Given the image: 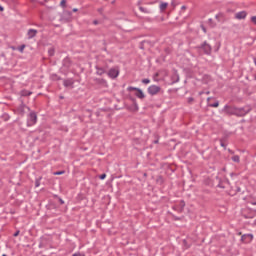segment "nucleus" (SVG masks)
<instances>
[{"instance_id":"1","label":"nucleus","mask_w":256,"mask_h":256,"mask_svg":"<svg viewBox=\"0 0 256 256\" xmlns=\"http://www.w3.org/2000/svg\"><path fill=\"white\" fill-rule=\"evenodd\" d=\"M37 123V114L35 112H30L27 118L28 127H33Z\"/></svg>"},{"instance_id":"2","label":"nucleus","mask_w":256,"mask_h":256,"mask_svg":"<svg viewBox=\"0 0 256 256\" xmlns=\"http://www.w3.org/2000/svg\"><path fill=\"white\" fill-rule=\"evenodd\" d=\"M127 91H136L135 95L138 97V99H145V94L143 93V90L137 87L129 86L127 88Z\"/></svg>"},{"instance_id":"3","label":"nucleus","mask_w":256,"mask_h":256,"mask_svg":"<svg viewBox=\"0 0 256 256\" xmlns=\"http://www.w3.org/2000/svg\"><path fill=\"white\" fill-rule=\"evenodd\" d=\"M249 111H251L250 107L236 108L234 113L238 117H243V116L247 115V113H249Z\"/></svg>"},{"instance_id":"4","label":"nucleus","mask_w":256,"mask_h":256,"mask_svg":"<svg viewBox=\"0 0 256 256\" xmlns=\"http://www.w3.org/2000/svg\"><path fill=\"white\" fill-rule=\"evenodd\" d=\"M107 75L110 77V79H117V77H119V69L112 68L108 71Z\"/></svg>"},{"instance_id":"5","label":"nucleus","mask_w":256,"mask_h":256,"mask_svg":"<svg viewBox=\"0 0 256 256\" xmlns=\"http://www.w3.org/2000/svg\"><path fill=\"white\" fill-rule=\"evenodd\" d=\"M159 91H161V87H159L157 85H151L148 88L149 95H157V93H159Z\"/></svg>"},{"instance_id":"6","label":"nucleus","mask_w":256,"mask_h":256,"mask_svg":"<svg viewBox=\"0 0 256 256\" xmlns=\"http://www.w3.org/2000/svg\"><path fill=\"white\" fill-rule=\"evenodd\" d=\"M242 243H251L253 241V234H244L241 237Z\"/></svg>"},{"instance_id":"7","label":"nucleus","mask_w":256,"mask_h":256,"mask_svg":"<svg viewBox=\"0 0 256 256\" xmlns=\"http://www.w3.org/2000/svg\"><path fill=\"white\" fill-rule=\"evenodd\" d=\"M246 18H247V11H240L235 14V19H238V21H241Z\"/></svg>"},{"instance_id":"8","label":"nucleus","mask_w":256,"mask_h":256,"mask_svg":"<svg viewBox=\"0 0 256 256\" xmlns=\"http://www.w3.org/2000/svg\"><path fill=\"white\" fill-rule=\"evenodd\" d=\"M201 49H203V51L206 55H211V45L207 44V42H204L201 45Z\"/></svg>"},{"instance_id":"9","label":"nucleus","mask_w":256,"mask_h":256,"mask_svg":"<svg viewBox=\"0 0 256 256\" xmlns=\"http://www.w3.org/2000/svg\"><path fill=\"white\" fill-rule=\"evenodd\" d=\"M236 109L237 108H233L228 105L224 106V111L227 113V115H235Z\"/></svg>"},{"instance_id":"10","label":"nucleus","mask_w":256,"mask_h":256,"mask_svg":"<svg viewBox=\"0 0 256 256\" xmlns=\"http://www.w3.org/2000/svg\"><path fill=\"white\" fill-rule=\"evenodd\" d=\"M37 30L35 29H29L27 32L28 39H33V37H36Z\"/></svg>"},{"instance_id":"11","label":"nucleus","mask_w":256,"mask_h":256,"mask_svg":"<svg viewBox=\"0 0 256 256\" xmlns=\"http://www.w3.org/2000/svg\"><path fill=\"white\" fill-rule=\"evenodd\" d=\"M73 80L72 79H67V80H64L63 84H64V87H73Z\"/></svg>"},{"instance_id":"12","label":"nucleus","mask_w":256,"mask_h":256,"mask_svg":"<svg viewBox=\"0 0 256 256\" xmlns=\"http://www.w3.org/2000/svg\"><path fill=\"white\" fill-rule=\"evenodd\" d=\"M168 5L169 4L167 2H162L160 4V11H165L167 9Z\"/></svg>"},{"instance_id":"13","label":"nucleus","mask_w":256,"mask_h":256,"mask_svg":"<svg viewBox=\"0 0 256 256\" xmlns=\"http://www.w3.org/2000/svg\"><path fill=\"white\" fill-rule=\"evenodd\" d=\"M64 67H69L71 65V60L69 58H65L63 60Z\"/></svg>"},{"instance_id":"14","label":"nucleus","mask_w":256,"mask_h":256,"mask_svg":"<svg viewBox=\"0 0 256 256\" xmlns=\"http://www.w3.org/2000/svg\"><path fill=\"white\" fill-rule=\"evenodd\" d=\"M215 18L218 20V21H223V18H224V14L223 13H218Z\"/></svg>"},{"instance_id":"15","label":"nucleus","mask_w":256,"mask_h":256,"mask_svg":"<svg viewBox=\"0 0 256 256\" xmlns=\"http://www.w3.org/2000/svg\"><path fill=\"white\" fill-rule=\"evenodd\" d=\"M215 18L218 20V21H223V18H224V14L223 13H218Z\"/></svg>"},{"instance_id":"16","label":"nucleus","mask_w":256,"mask_h":256,"mask_svg":"<svg viewBox=\"0 0 256 256\" xmlns=\"http://www.w3.org/2000/svg\"><path fill=\"white\" fill-rule=\"evenodd\" d=\"M29 95H31V92H30V91L23 90V91L21 92V96H22V97H29Z\"/></svg>"},{"instance_id":"17","label":"nucleus","mask_w":256,"mask_h":256,"mask_svg":"<svg viewBox=\"0 0 256 256\" xmlns=\"http://www.w3.org/2000/svg\"><path fill=\"white\" fill-rule=\"evenodd\" d=\"M96 69H97V75H103L104 73H105V69H103V68H99V67H96Z\"/></svg>"},{"instance_id":"18","label":"nucleus","mask_w":256,"mask_h":256,"mask_svg":"<svg viewBox=\"0 0 256 256\" xmlns=\"http://www.w3.org/2000/svg\"><path fill=\"white\" fill-rule=\"evenodd\" d=\"M178 81H179V75H177V73H175V74L173 75V77H172V82L178 83Z\"/></svg>"},{"instance_id":"19","label":"nucleus","mask_w":256,"mask_h":256,"mask_svg":"<svg viewBox=\"0 0 256 256\" xmlns=\"http://www.w3.org/2000/svg\"><path fill=\"white\" fill-rule=\"evenodd\" d=\"M51 79H53V81H59V79H61V77L57 76V74H52Z\"/></svg>"},{"instance_id":"20","label":"nucleus","mask_w":256,"mask_h":256,"mask_svg":"<svg viewBox=\"0 0 256 256\" xmlns=\"http://www.w3.org/2000/svg\"><path fill=\"white\" fill-rule=\"evenodd\" d=\"M48 54H49L50 57H53V55H55V49L50 48V49L48 50Z\"/></svg>"},{"instance_id":"21","label":"nucleus","mask_w":256,"mask_h":256,"mask_svg":"<svg viewBox=\"0 0 256 256\" xmlns=\"http://www.w3.org/2000/svg\"><path fill=\"white\" fill-rule=\"evenodd\" d=\"M232 161H234V163H239V161H240L239 156L238 155L233 156Z\"/></svg>"},{"instance_id":"22","label":"nucleus","mask_w":256,"mask_h":256,"mask_svg":"<svg viewBox=\"0 0 256 256\" xmlns=\"http://www.w3.org/2000/svg\"><path fill=\"white\" fill-rule=\"evenodd\" d=\"M142 83H144V85H149V83H151V80L146 78L142 80Z\"/></svg>"},{"instance_id":"23","label":"nucleus","mask_w":256,"mask_h":256,"mask_svg":"<svg viewBox=\"0 0 256 256\" xmlns=\"http://www.w3.org/2000/svg\"><path fill=\"white\" fill-rule=\"evenodd\" d=\"M185 207V201L180 202V211H183V208Z\"/></svg>"},{"instance_id":"24","label":"nucleus","mask_w":256,"mask_h":256,"mask_svg":"<svg viewBox=\"0 0 256 256\" xmlns=\"http://www.w3.org/2000/svg\"><path fill=\"white\" fill-rule=\"evenodd\" d=\"M18 51H20V53H23V51H25V45H22L18 48Z\"/></svg>"},{"instance_id":"25","label":"nucleus","mask_w":256,"mask_h":256,"mask_svg":"<svg viewBox=\"0 0 256 256\" xmlns=\"http://www.w3.org/2000/svg\"><path fill=\"white\" fill-rule=\"evenodd\" d=\"M210 107H219V101L209 105Z\"/></svg>"},{"instance_id":"26","label":"nucleus","mask_w":256,"mask_h":256,"mask_svg":"<svg viewBox=\"0 0 256 256\" xmlns=\"http://www.w3.org/2000/svg\"><path fill=\"white\" fill-rule=\"evenodd\" d=\"M251 21H252V23H253L254 25H256V16H252V17H251Z\"/></svg>"},{"instance_id":"27","label":"nucleus","mask_w":256,"mask_h":256,"mask_svg":"<svg viewBox=\"0 0 256 256\" xmlns=\"http://www.w3.org/2000/svg\"><path fill=\"white\" fill-rule=\"evenodd\" d=\"M72 256H85V254H83L81 252H77V253L73 254Z\"/></svg>"},{"instance_id":"28","label":"nucleus","mask_w":256,"mask_h":256,"mask_svg":"<svg viewBox=\"0 0 256 256\" xmlns=\"http://www.w3.org/2000/svg\"><path fill=\"white\" fill-rule=\"evenodd\" d=\"M63 173H65V171H58V172H54V175H63Z\"/></svg>"},{"instance_id":"29","label":"nucleus","mask_w":256,"mask_h":256,"mask_svg":"<svg viewBox=\"0 0 256 256\" xmlns=\"http://www.w3.org/2000/svg\"><path fill=\"white\" fill-rule=\"evenodd\" d=\"M106 177H107L106 174H101V175L99 176V179L103 180V179H105Z\"/></svg>"},{"instance_id":"30","label":"nucleus","mask_w":256,"mask_h":256,"mask_svg":"<svg viewBox=\"0 0 256 256\" xmlns=\"http://www.w3.org/2000/svg\"><path fill=\"white\" fill-rule=\"evenodd\" d=\"M218 187H219L220 189H225V186H224L222 183H219V184H218Z\"/></svg>"},{"instance_id":"31","label":"nucleus","mask_w":256,"mask_h":256,"mask_svg":"<svg viewBox=\"0 0 256 256\" xmlns=\"http://www.w3.org/2000/svg\"><path fill=\"white\" fill-rule=\"evenodd\" d=\"M66 3H67V2H66L65 0H62L61 3H60V5H61L62 7H64V5H65Z\"/></svg>"},{"instance_id":"32","label":"nucleus","mask_w":256,"mask_h":256,"mask_svg":"<svg viewBox=\"0 0 256 256\" xmlns=\"http://www.w3.org/2000/svg\"><path fill=\"white\" fill-rule=\"evenodd\" d=\"M35 185H36V187H39V185H40L39 180L36 181Z\"/></svg>"},{"instance_id":"33","label":"nucleus","mask_w":256,"mask_h":256,"mask_svg":"<svg viewBox=\"0 0 256 256\" xmlns=\"http://www.w3.org/2000/svg\"><path fill=\"white\" fill-rule=\"evenodd\" d=\"M19 235V231H17L15 234H14V237H17Z\"/></svg>"},{"instance_id":"34","label":"nucleus","mask_w":256,"mask_h":256,"mask_svg":"<svg viewBox=\"0 0 256 256\" xmlns=\"http://www.w3.org/2000/svg\"><path fill=\"white\" fill-rule=\"evenodd\" d=\"M60 203H61V205H63V203H65V201H63V199H60Z\"/></svg>"},{"instance_id":"35","label":"nucleus","mask_w":256,"mask_h":256,"mask_svg":"<svg viewBox=\"0 0 256 256\" xmlns=\"http://www.w3.org/2000/svg\"><path fill=\"white\" fill-rule=\"evenodd\" d=\"M0 11H4V8L3 6L0 5Z\"/></svg>"},{"instance_id":"36","label":"nucleus","mask_w":256,"mask_h":256,"mask_svg":"<svg viewBox=\"0 0 256 256\" xmlns=\"http://www.w3.org/2000/svg\"><path fill=\"white\" fill-rule=\"evenodd\" d=\"M251 205H256V201L250 202Z\"/></svg>"},{"instance_id":"37","label":"nucleus","mask_w":256,"mask_h":256,"mask_svg":"<svg viewBox=\"0 0 256 256\" xmlns=\"http://www.w3.org/2000/svg\"><path fill=\"white\" fill-rule=\"evenodd\" d=\"M140 11H145V8H143V7H140Z\"/></svg>"},{"instance_id":"38","label":"nucleus","mask_w":256,"mask_h":256,"mask_svg":"<svg viewBox=\"0 0 256 256\" xmlns=\"http://www.w3.org/2000/svg\"><path fill=\"white\" fill-rule=\"evenodd\" d=\"M221 147H225V144L223 142H221Z\"/></svg>"},{"instance_id":"39","label":"nucleus","mask_w":256,"mask_h":256,"mask_svg":"<svg viewBox=\"0 0 256 256\" xmlns=\"http://www.w3.org/2000/svg\"><path fill=\"white\" fill-rule=\"evenodd\" d=\"M76 11H77V8H74V9H73V12L76 13Z\"/></svg>"},{"instance_id":"40","label":"nucleus","mask_w":256,"mask_h":256,"mask_svg":"<svg viewBox=\"0 0 256 256\" xmlns=\"http://www.w3.org/2000/svg\"><path fill=\"white\" fill-rule=\"evenodd\" d=\"M172 5H173V7H175V2L174 1H172Z\"/></svg>"},{"instance_id":"41","label":"nucleus","mask_w":256,"mask_h":256,"mask_svg":"<svg viewBox=\"0 0 256 256\" xmlns=\"http://www.w3.org/2000/svg\"><path fill=\"white\" fill-rule=\"evenodd\" d=\"M94 25H97V20L94 21Z\"/></svg>"},{"instance_id":"42","label":"nucleus","mask_w":256,"mask_h":256,"mask_svg":"<svg viewBox=\"0 0 256 256\" xmlns=\"http://www.w3.org/2000/svg\"><path fill=\"white\" fill-rule=\"evenodd\" d=\"M189 101H193V98H189Z\"/></svg>"},{"instance_id":"43","label":"nucleus","mask_w":256,"mask_h":256,"mask_svg":"<svg viewBox=\"0 0 256 256\" xmlns=\"http://www.w3.org/2000/svg\"><path fill=\"white\" fill-rule=\"evenodd\" d=\"M182 9H186V7H185V6H182Z\"/></svg>"},{"instance_id":"44","label":"nucleus","mask_w":256,"mask_h":256,"mask_svg":"<svg viewBox=\"0 0 256 256\" xmlns=\"http://www.w3.org/2000/svg\"><path fill=\"white\" fill-rule=\"evenodd\" d=\"M254 63H255V65H256V59H254Z\"/></svg>"},{"instance_id":"45","label":"nucleus","mask_w":256,"mask_h":256,"mask_svg":"<svg viewBox=\"0 0 256 256\" xmlns=\"http://www.w3.org/2000/svg\"><path fill=\"white\" fill-rule=\"evenodd\" d=\"M2 256H7V254H3Z\"/></svg>"},{"instance_id":"46","label":"nucleus","mask_w":256,"mask_h":256,"mask_svg":"<svg viewBox=\"0 0 256 256\" xmlns=\"http://www.w3.org/2000/svg\"><path fill=\"white\" fill-rule=\"evenodd\" d=\"M254 223H255V225H256V219H255Z\"/></svg>"}]
</instances>
